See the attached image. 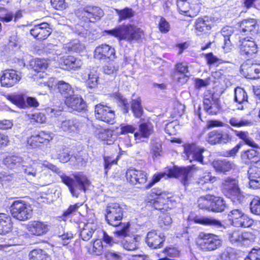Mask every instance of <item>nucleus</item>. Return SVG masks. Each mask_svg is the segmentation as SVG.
Returning <instances> with one entry per match:
<instances>
[{"label":"nucleus","instance_id":"f257e3e1","mask_svg":"<svg viewBox=\"0 0 260 260\" xmlns=\"http://www.w3.org/2000/svg\"><path fill=\"white\" fill-rule=\"evenodd\" d=\"M44 166L57 173L60 177L62 182L67 185L73 197H78L80 191L85 192L90 184L87 177L82 173H79L73 175L74 178L66 175L55 165L46 162Z\"/></svg>","mask_w":260,"mask_h":260},{"label":"nucleus","instance_id":"f03ea898","mask_svg":"<svg viewBox=\"0 0 260 260\" xmlns=\"http://www.w3.org/2000/svg\"><path fill=\"white\" fill-rule=\"evenodd\" d=\"M123 217V210L120 205L116 203L108 204L106 209L105 219L110 225L118 227V229L114 232V236L119 239L126 237L129 232L130 224L128 222H122Z\"/></svg>","mask_w":260,"mask_h":260},{"label":"nucleus","instance_id":"7ed1b4c3","mask_svg":"<svg viewBox=\"0 0 260 260\" xmlns=\"http://www.w3.org/2000/svg\"><path fill=\"white\" fill-rule=\"evenodd\" d=\"M105 32L119 41L125 40L129 43L138 41L144 36L143 31L141 28L132 24L120 25Z\"/></svg>","mask_w":260,"mask_h":260},{"label":"nucleus","instance_id":"20e7f679","mask_svg":"<svg viewBox=\"0 0 260 260\" xmlns=\"http://www.w3.org/2000/svg\"><path fill=\"white\" fill-rule=\"evenodd\" d=\"M222 238L218 235L201 233L199 236V245L204 251H211L219 248L222 244Z\"/></svg>","mask_w":260,"mask_h":260},{"label":"nucleus","instance_id":"39448f33","mask_svg":"<svg viewBox=\"0 0 260 260\" xmlns=\"http://www.w3.org/2000/svg\"><path fill=\"white\" fill-rule=\"evenodd\" d=\"M222 192L233 202H242L244 196L241 191L236 180L228 178L222 184Z\"/></svg>","mask_w":260,"mask_h":260},{"label":"nucleus","instance_id":"423d86ee","mask_svg":"<svg viewBox=\"0 0 260 260\" xmlns=\"http://www.w3.org/2000/svg\"><path fill=\"white\" fill-rule=\"evenodd\" d=\"M10 211L13 217L18 220L24 221L30 218L32 209L29 205L22 201H15L11 205Z\"/></svg>","mask_w":260,"mask_h":260},{"label":"nucleus","instance_id":"0eeeda50","mask_svg":"<svg viewBox=\"0 0 260 260\" xmlns=\"http://www.w3.org/2000/svg\"><path fill=\"white\" fill-rule=\"evenodd\" d=\"M7 99L21 109L37 108L39 106V103L35 98L26 96L23 93H14L9 95Z\"/></svg>","mask_w":260,"mask_h":260},{"label":"nucleus","instance_id":"6e6552de","mask_svg":"<svg viewBox=\"0 0 260 260\" xmlns=\"http://www.w3.org/2000/svg\"><path fill=\"white\" fill-rule=\"evenodd\" d=\"M193 169H198L196 165L187 167H175L169 170L168 176L170 177L180 178L181 183L184 186H186L190 183L192 175L191 170Z\"/></svg>","mask_w":260,"mask_h":260},{"label":"nucleus","instance_id":"1a4fd4ad","mask_svg":"<svg viewBox=\"0 0 260 260\" xmlns=\"http://www.w3.org/2000/svg\"><path fill=\"white\" fill-rule=\"evenodd\" d=\"M94 114L96 118L108 124L115 122V112L112 109L104 104L100 103L95 106Z\"/></svg>","mask_w":260,"mask_h":260},{"label":"nucleus","instance_id":"9d476101","mask_svg":"<svg viewBox=\"0 0 260 260\" xmlns=\"http://www.w3.org/2000/svg\"><path fill=\"white\" fill-rule=\"evenodd\" d=\"M233 140V136L229 131L215 130L208 134L207 141L212 145L225 144Z\"/></svg>","mask_w":260,"mask_h":260},{"label":"nucleus","instance_id":"9b49d317","mask_svg":"<svg viewBox=\"0 0 260 260\" xmlns=\"http://www.w3.org/2000/svg\"><path fill=\"white\" fill-rule=\"evenodd\" d=\"M184 147V157L189 161H197L203 164V152L205 151L204 148L197 146L194 143L185 144Z\"/></svg>","mask_w":260,"mask_h":260},{"label":"nucleus","instance_id":"f8f14e48","mask_svg":"<svg viewBox=\"0 0 260 260\" xmlns=\"http://www.w3.org/2000/svg\"><path fill=\"white\" fill-rule=\"evenodd\" d=\"M203 104L204 110L209 114L215 115L219 110V99L210 90L205 91Z\"/></svg>","mask_w":260,"mask_h":260},{"label":"nucleus","instance_id":"ddd939ff","mask_svg":"<svg viewBox=\"0 0 260 260\" xmlns=\"http://www.w3.org/2000/svg\"><path fill=\"white\" fill-rule=\"evenodd\" d=\"M30 33L31 35L37 40H45L51 34V28H50V24L43 22L35 24L30 29Z\"/></svg>","mask_w":260,"mask_h":260},{"label":"nucleus","instance_id":"4468645a","mask_svg":"<svg viewBox=\"0 0 260 260\" xmlns=\"http://www.w3.org/2000/svg\"><path fill=\"white\" fill-rule=\"evenodd\" d=\"M126 178L132 184H144L147 181V174L141 170L131 169L126 172Z\"/></svg>","mask_w":260,"mask_h":260},{"label":"nucleus","instance_id":"2eb2a0df","mask_svg":"<svg viewBox=\"0 0 260 260\" xmlns=\"http://www.w3.org/2000/svg\"><path fill=\"white\" fill-rule=\"evenodd\" d=\"M21 79L16 71L13 70H6L1 73L0 81L3 86L10 87L14 86Z\"/></svg>","mask_w":260,"mask_h":260},{"label":"nucleus","instance_id":"dca6fc26","mask_svg":"<svg viewBox=\"0 0 260 260\" xmlns=\"http://www.w3.org/2000/svg\"><path fill=\"white\" fill-rule=\"evenodd\" d=\"M241 73L246 78H258L260 76V64H252L248 61L241 65Z\"/></svg>","mask_w":260,"mask_h":260},{"label":"nucleus","instance_id":"f3484780","mask_svg":"<svg viewBox=\"0 0 260 260\" xmlns=\"http://www.w3.org/2000/svg\"><path fill=\"white\" fill-rule=\"evenodd\" d=\"M83 17H86L91 22L100 20L103 16V10L98 7L87 6L81 11Z\"/></svg>","mask_w":260,"mask_h":260},{"label":"nucleus","instance_id":"a211bd4d","mask_svg":"<svg viewBox=\"0 0 260 260\" xmlns=\"http://www.w3.org/2000/svg\"><path fill=\"white\" fill-rule=\"evenodd\" d=\"M66 105L74 111H84L86 110V104L83 99L78 95L73 94L65 100Z\"/></svg>","mask_w":260,"mask_h":260},{"label":"nucleus","instance_id":"6ab92c4d","mask_svg":"<svg viewBox=\"0 0 260 260\" xmlns=\"http://www.w3.org/2000/svg\"><path fill=\"white\" fill-rule=\"evenodd\" d=\"M114 55V48L106 44H102L97 47L94 52V58L99 60L110 59Z\"/></svg>","mask_w":260,"mask_h":260},{"label":"nucleus","instance_id":"aec40b11","mask_svg":"<svg viewBox=\"0 0 260 260\" xmlns=\"http://www.w3.org/2000/svg\"><path fill=\"white\" fill-rule=\"evenodd\" d=\"M82 123L78 119L72 118L66 119L61 121L59 128L66 133H77L82 127Z\"/></svg>","mask_w":260,"mask_h":260},{"label":"nucleus","instance_id":"412c9836","mask_svg":"<svg viewBox=\"0 0 260 260\" xmlns=\"http://www.w3.org/2000/svg\"><path fill=\"white\" fill-rule=\"evenodd\" d=\"M27 230L31 235L41 236L48 232L49 225L46 222L34 221L28 224Z\"/></svg>","mask_w":260,"mask_h":260},{"label":"nucleus","instance_id":"4be33fe9","mask_svg":"<svg viewBox=\"0 0 260 260\" xmlns=\"http://www.w3.org/2000/svg\"><path fill=\"white\" fill-rule=\"evenodd\" d=\"M211 19L208 17L198 18L194 23L196 32L198 36L207 34L211 29Z\"/></svg>","mask_w":260,"mask_h":260},{"label":"nucleus","instance_id":"5701e85b","mask_svg":"<svg viewBox=\"0 0 260 260\" xmlns=\"http://www.w3.org/2000/svg\"><path fill=\"white\" fill-rule=\"evenodd\" d=\"M248 96L246 91L238 87L235 89L234 101L237 104V109L243 110L247 107Z\"/></svg>","mask_w":260,"mask_h":260},{"label":"nucleus","instance_id":"b1692460","mask_svg":"<svg viewBox=\"0 0 260 260\" xmlns=\"http://www.w3.org/2000/svg\"><path fill=\"white\" fill-rule=\"evenodd\" d=\"M212 166L218 173L226 174L235 167V164L227 159L215 160L212 162Z\"/></svg>","mask_w":260,"mask_h":260},{"label":"nucleus","instance_id":"393cba45","mask_svg":"<svg viewBox=\"0 0 260 260\" xmlns=\"http://www.w3.org/2000/svg\"><path fill=\"white\" fill-rule=\"evenodd\" d=\"M93 131L95 136L102 141H107V144L113 143V140L111 139L112 136V132L103 127L99 124H93Z\"/></svg>","mask_w":260,"mask_h":260},{"label":"nucleus","instance_id":"a878e982","mask_svg":"<svg viewBox=\"0 0 260 260\" xmlns=\"http://www.w3.org/2000/svg\"><path fill=\"white\" fill-rule=\"evenodd\" d=\"M164 240V235H158L155 231H150L147 234L146 242L150 247L156 249L162 246Z\"/></svg>","mask_w":260,"mask_h":260},{"label":"nucleus","instance_id":"bb28decb","mask_svg":"<svg viewBox=\"0 0 260 260\" xmlns=\"http://www.w3.org/2000/svg\"><path fill=\"white\" fill-rule=\"evenodd\" d=\"M257 51V45L254 41L244 40L240 47V53L246 58L250 57Z\"/></svg>","mask_w":260,"mask_h":260},{"label":"nucleus","instance_id":"cd10ccee","mask_svg":"<svg viewBox=\"0 0 260 260\" xmlns=\"http://www.w3.org/2000/svg\"><path fill=\"white\" fill-rule=\"evenodd\" d=\"M258 25L256 20L254 19H244L240 24V29L245 33H250L252 35L257 34Z\"/></svg>","mask_w":260,"mask_h":260},{"label":"nucleus","instance_id":"c85d7f7f","mask_svg":"<svg viewBox=\"0 0 260 260\" xmlns=\"http://www.w3.org/2000/svg\"><path fill=\"white\" fill-rule=\"evenodd\" d=\"M81 78L85 81L86 86L90 88L96 87L98 84L99 75L94 70L81 73Z\"/></svg>","mask_w":260,"mask_h":260},{"label":"nucleus","instance_id":"c756f323","mask_svg":"<svg viewBox=\"0 0 260 260\" xmlns=\"http://www.w3.org/2000/svg\"><path fill=\"white\" fill-rule=\"evenodd\" d=\"M60 64L64 69L70 70L80 68L82 62L80 59L73 56H68L61 59Z\"/></svg>","mask_w":260,"mask_h":260},{"label":"nucleus","instance_id":"7c9ffc66","mask_svg":"<svg viewBox=\"0 0 260 260\" xmlns=\"http://www.w3.org/2000/svg\"><path fill=\"white\" fill-rule=\"evenodd\" d=\"M12 227L11 217L4 213H0V234L9 233L12 231Z\"/></svg>","mask_w":260,"mask_h":260},{"label":"nucleus","instance_id":"2f4dec72","mask_svg":"<svg viewBox=\"0 0 260 260\" xmlns=\"http://www.w3.org/2000/svg\"><path fill=\"white\" fill-rule=\"evenodd\" d=\"M197 223L204 225L214 226L217 229L225 228L221 221L213 217H202L196 220Z\"/></svg>","mask_w":260,"mask_h":260},{"label":"nucleus","instance_id":"473e14b6","mask_svg":"<svg viewBox=\"0 0 260 260\" xmlns=\"http://www.w3.org/2000/svg\"><path fill=\"white\" fill-rule=\"evenodd\" d=\"M227 206L222 198L212 195L211 211L221 212L224 210Z\"/></svg>","mask_w":260,"mask_h":260},{"label":"nucleus","instance_id":"72a5a7b5","mask_svg":"<svg viewBox=\"0 0 260 260\" xmlns=\"http://www.w3.org/2000/svg\"><path fill=\"white\" fill-rule=\"evenodd\" d=\"M95 230L96 226L93 223H84V226L80 234L81 239L85 241H88L92 237Z\"/></svg>","mask_w":260,"mask_h":260},{"label":"nucleus","instance_id":"f704fd0d","mask_svg":"<svg viewBox=\"0 0 260 260\" xmlns=\"http://www.w3.org/2000/svg\"><path fill=\"white\" fill-rule=\"evenodd\" d=\"M251 235L248 233H242L240 231H231L229 233V239L232 243H236L249 240Z\"/></svg>","mask_w":260,"mask_h":260},{"label":"nucleus","instance_id":"c9c22d12","mask_svg":"<svg viewBox=\"0 0 260 260\" xmlns=\"http://www.w3.org/2000/svg\"><path fill=\"white\" fill-rule=\"evenodd\" d=\"M152 130V126L150 123H142L140 124L139 132L135 133L134 136L136 139L141 138H148Z\"/></svg>","mask_w":260,"mask_h":260},{"label":"nucleus","instance_id":"e433bc0d","mask_svg":"<svg viewBox=\"0 0 260 260\" xmlns=\"http://www.w3.org/2000/svg\"><path fill=\"white\" fill-rule=\"evenodd\" d=\"M23 158L19 156L12 155L7 156L4 160L3 163L8 168L14 169L22 166Z\"/></svg>","mask_w":260,"mask_h":260},{"label":"nucleus","instance_id":"4c0bfd02","mask_svg":"<svg viewBox=\"0 0 260 260\" xmlns=\"http://www.w3.org/2000/svg\"><path fill=\"white\" fill-rule=\"evenodd\" d=\"M228 122L233 127H241L244 126H248L251 125L252 123L250 120H248L244 117L238 116H233L231 117Z\"/></svg>","mask_w":260,"mask_h":260},{"label":"nucleus","instance_id":"58836bf2","mask_svg":"<svg viewBox=\"0 0 260 260\" xmlns=\"http://www.w3.org/2000/svg\"><path fill=\"white\" fill-rule=\"evenodd\" d=\"M29 65L36 72H44L48 67L47 61L45 59L41 58L32 59Z\"/></svg>","mask_w":260,"mask_h":260},{"label":"nucleus","instance_id":"ea45409f","mask_svg":"<svg viewBox=\"0 0 260 260\" xmlns=\"http://www.w3.org/2000/svg\"><path fill=\"white\" fill-rule=\"evenodd\" d=\"M57 86L59 92L66 99L73 94L74 91L71 85L68 83L63 81H60L58 82Z\"/></svg>","mask_w":260,"mask_h":260},{"label":"nucleus","instance_id":"a19ab883","mask_svg":"<svg viewBox=\"0 0 260 260\" xmlns=\"http://www.w3.org/2000/svg\"><path fill=\"white\" fill-rule=\"evenodd\" d=\"M242 158L246 163L256 162L260 159L259 153L254 149H250L245 151L242 155Z\"/></svg>","mask_w":260,"mask_h":260},{"label":"nucleus","instance_id":"79ce46f5","mask_svg":"<svg viewBox=\"0 0 260 260\" xmlns=\"http://www.w3.org/2000/svg\"><path fill=\"white\" fill-rule=\"evenodd\" d=\"M30 260H51L47 253L41 249H35L29 253Z\"/></svg>","mask_w":260,"mask_h":260},{"label":"nucleus","instance_id":"37998d69","mask_svg":"<svg viewBox=\"0 0 260 260\" xmlns=\"http://www.w3.org/2000/svg\"><path fill=\"white\" fill-rule=\"evenodd\" d=\"M177 7L180 12L185 14L187 16L193 17L192 10L190 9V5L187 0H178Z\"/></svg>","mask_w":260,"mask_h":260},{"label":"nucleus","instance_id":"c03bdc74","mask_svg":"<svg viewBox=\"0 0 260 260\" xmlns=\"http://www.w3.org/2000/svg\"><path fill=\"white\" fill-rule=\"evenodd\" d=\"M119 66L115 61L111 60L103 66V72L108 75H115L119 70Z\"/></svg>","mask_w":260,"mask_h":260},{"label":"nucleus","instance_id":"a18cd8bd","mask_svg":"<svg viewBox=\"0 0 260 260\" xmlns=\"http://www.w3.org/2000/svg\"><path fill=\"white\" fill-rule=\"evenodd\" d=\"M161 145V141L158 138H153L151 140V151L155 157L160 155L162 150Z\"/></svg>","mask_w":260,"mask_h":260},{"label":"nucleus","instance_id":"49530a36","mask_svg":"<svg viewBox=\"0 0 260 260\" xmlns=\"http://www.w3.org/2000/svg\"><path fill=\"white\" fill-rule=\"evenodd\" d=\"M212 195L208 194L200 197L198 201V206L200 209L211 211Z\"/></svg>","mask_w":260,"mask_h":260},{"label":"nucleus","instance_id":"de8ad7c7","mask_svg":"<svg viewBox=\"0 0 260 260\" xmlns=\"http://www.w3.org/2000/svg\"><path fill=\"white\" fill-rule=\"evenodd\" d=\"M217 179V178L215 176H212L211 173L206 172L204 173L203 176L199 178L196 182L200 187L202 188V186L204 184L209 182L213 183L215 182Z\"/></svg>","mask_w":260,"mask_h":260},{"label":"nucleus","instance_id":"09e8293b","mask_svg":"<svg viewBox=\"0 0 260 260\" xmlns=\"http://www.w3.org/2000/svg\"><path fill=\"white\" fill-rule=\"evenodd\" d=\"M234 133L237 137L243 140L246 144L253 148H258V145L248 137V133L247 132L235 130L234 131Z\"/></svg>","mask_w":260,"mask_h":260},{"label":"nucleus","instance_id":"8fccbe9b","mask_svg":"<svg viewBox=\"0 0 260 260\" xmlns=\"http://www.w3.org/2000/svg\"><path fill=\"white\" fill-rule=\"evenodd\" d=\"M123 247L128 251L135 250L138 248L139 241L137 237L131 238L122 243Z\"/></svg>","mask_w":260,"mask_h":260},{"label":"nucleus","instance_id":"3c124183","mask_svg":"<svg viewBox=\"0 0 260 260\" xmlns=\"http://www.w3.org/2000/svg\"><path fill=\"white\" fill-rule=\"evenodd\" d=\"M253 221L251 220L244 213L233 225L236 227H249L252 224Z\"/></svg>","mask_w":260,"mask_h":260},{"label":"nucleus","instance_id":"603ef678","mask_svg":"<svg viewBox=\"0 0 260 260\" xmlns=\"http://www.w3.org/2000/svg\"><path fill=\"white\" fill-rule=\"evenodd\" d=\"M131 109L136 117L139 118L142 115L143 110L139 99L132 100Z\"/></svg>","mask_w":260,"mask_h":260},{"label":"nucleus","instance_id":"864d4df0","mask_svg":"<svg viewBox=\"0 0 260 260\" xmlns=\"http://www.w3.org/2000/svg\"><path fill=\"white\" fill-rule=\"evenodd\" d=\"M66 48L70 51L79 52L84 48V46L78 40H75L66 44Z\"/></svg>","mask_w":260,"mask_h":260},{"label":"nucleus","instance_id":"5fc2aeb1","mask_svg":"<svg viewBox=\"0 0 260 260\" xmlns=\"http://www.w3.org/2000/svg\"><path fill=\"white\" fill-rule=\"evenodd\" d=\"M38 165L35 163L28 166L22 165V171L28 176L36 177L38 173Z\"/></svg>","mask_w":260,"mask_h":260},{"label":"nucleus","instance_id":"6e6d98bb","mask_svg":"<svg viewBox=\"0 0 260 260\" xmlns=\"http://www.w3.org/2000/svg\"><path fill=\"white\" fill-rule=\"evenodd\" d=\"M250 209L253 214L260 215V197H255L251 200Z\"/></svg>","mask_w":260,"mask_h":260},{"label":"nucleus","instance_id":"4d7b16f0","mask_svg":"<svg viewBox=\"0 0 260 260\" xmlns=\"http://www.w3.org/2000/svg\"><path fill=\"white\" fill-rule=\"evenodd\" d=\"M103 245L102 241L96 239L93 242L91 253L96 255H101L103 252Z\"/></svg>","mask_w":260,"mask_h":260},{"label":"nucleus","instance_id":"13d9d810","mask_svg":"<svg viewBox=\"0 0 260 260\" xmlns=\"http://www.w3.org/2000/svg\"><path fill=\"white\" fill-rule=\"evenodd\" d=\"M159 224L161 228L169 226L172 223V219L169 213H162L159 216Z\"/></svg>","mask_w":260,"mask_h":260},{"label":"nucleus","instance_id":"bf43d9fd","mask_svg":"<svg viewBox=\"0 0 260 260\" xmlns=\"http://www.w3.org/2000/svg\"><path fill=\"white\" fill-rule=\"evenodd\" d=\"M57 158L61 162H67L71 158L69 151L68 149L62 148L57 151Z\"/></svg>","mask_w":260,"mask_h":260},{"label":"nucleus","instance_id":"052dcab7","mask_svg":"<svg viewBox=\"0 0 260 260\" xmlns=\"http://www.w3.org/2000/svg\"><path fill=\"white\" fill-rule=\"evenodd\" d=\"M106 260H122L121 253L113 250H108L105 253Z\"/></svg>","mask_w":260,"mask_h":260},{"label":"nucleus","instance_id":"680f3d73","mask_svg":"<svg viewBox=\"0 0 260 260\" xmlns=\"http://www.w3.org/2000/svg\"><path fill=\"white\" fill-rule=\"evenodd\" d=\"M120 20L129 18L134 16V12L131 8H125L122 10H117Z\"/></svg>","mask_w":260,"mask_h":260},{"label":"nucleus","instance_id":"e2e57ef3","mask_svg":"<svg viewBox=\"0 0 260 260\" xmlns=\"http://www.w3.org/2000/svg\"><path fill=\"white\" fill-rule=\"evenodd\" d=\"M115 98L119 101L120 105L122 107L123 112L124 113H127L129 110V104L127 100L119 93H115Z\"/></svg>","mask_w":260,"mask_h":260},{"label":"nucleus","instance_id":"0e129e2a","mask_svg":"<svg viewBox=\"0 0 260 260\" xmlns=\"http://www.w3.org/2000/svg\"><path fill=\"white\" fill-rule=\"evenodd\" d=\"M179 125L176 121H172L166 125L165 132L170 135H176Z\"/></svg>","mask_w":260,"mask_h":260},{"label":"nucleus","instance_id":"69168bd1","mask_svg":"<svg viewBox=\"0 0 260 260\" xmlns=\"http://www.w3.org/2000/svg\"><path fill=\"white\" fill-rule=\"evenodd\" d=\"M189 73L174 72L173 79L181 84H184L189 79Z\"/></svg>","mask_w":260,"mask_h":260},{"label":"nucleus","instance_id":"338daca9","mask_svg":"<svg viewBox=\"0 0 260 260\" xmlns=\"http://www.w3.org/2000/svg\"><path fill=\"white\" fill-rule=\"evenodd\" d=\"M73 235L71 232L63 233L61 234H58V241L63 245H67L70 242V240L73 238Z\"/></svg>","mask_w":260,"mask_h":260},{"label":"nucleus","instance_id":"774afa93","mask_svg":"<svg viewBox=\"0 0 260 260\" xmlns=\"http://www.w3.org/2000/svg\"><path fill=\"white\" fill-rule=\"evenodd\" d=\"M248 175L249 181L252 180H259L260 171L255 167H251L248 171Z\"/></svg>","mask_w":260,"mask_h":260}]
</instances>
